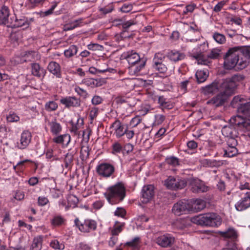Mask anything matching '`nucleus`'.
Listing matches in <instances>:
<instances>
[{
    "label": "nucleus",
    "instance_id": "nucleus-1",
    "mask_svg": "<svg viewBox=\"0 0 250 250\" xmlns=\"http://www.w3.org/2000/svg\"><path fill=\"white\" fill-rule=\"evenodd\" d=\"M241 53V51L239 50V47L229 48L224 56L225 68L231 69L236 64H238L240 68H245L247 65L246 58L243 57Z\"/></svg>",
    "mask_w": 250,
    "mask_h": 250
},
{
    "label": "nucleus",
    "instance_id": "nucleus-2",
    "mask_svg": "<svg viewBox=\"0 0 250 250\" xmlns=\"http://www.w3.org/2000/svg\"><path fill=\"white\" fill-rule=\"evenodd\" d=\"M108 202L114 205L124 200L126 195V189L124 184L118 182L113 186L109 187L104 193Z\"/></svg>",
    "mask_w": 250,
    "mask_h": 250
},
{
    "label": "nucleus",
    "instance_id": "nucleus-3",
    "mask_svg": "<svg viewBox=\"0 0 250 250\" xmlns=\"http://www.w3.org/2000/svg\"><path fill=\"white\" fill-rule=\"evenodd\" d=\"M191 221L201 226L217 227L222 223L221 217L214 213L200 214L191 218Z\"/></svg>",
    "mask_w": 250,
    "mask_h": 250
},
{
    "label": "nucleus",
    "instance_id": "nucleus-4",
    "mask_svg": "<svg viewBox=\"0 0 250 250\" xmlns=\"http://www.w3.org/2000/svg\"><path fill=\"white\" fill-rule=\"evenodd\" d=\"M231 106L237 109V113L246 117H250V100L242 95H237L233 98Z\"/></svg>",
    "mask_w": 250,
    "mask_h": 250
},
{
    "label": "nucleus",
    "instance_id": "nucleus-5",
    "mask_svg": "<svg viewBox=\"0 0 250 250\" xmlns=\"http://www.w3.org/2000/svg\"><path fill=\"white\" fill-rule=\"evenodd\" d=\"M122 57L126 59L129 64H131V68L133 66L138 64L136 67L135 72H139L145 65L146 60L145 59H141L138 53L133 50L129 51L126 53H125L122 55Z\"/></svg>",
    "mask_w": 250,
    "mask_h": 250
},
{
    "label": "nucleus",
    "instance_id": "nucleus-6",
    "mask_svg": "<svg viewBox=\"0 0 250 250\" xmlns=\"http://www.w3.org/2000/svg\"><path fill=\"white\" fill-rule=\"evenodd\" d=\"M228 92V90L220 86V92L216 96L213 97L210 100H208L207 102V104L214 107H217L223 105L227 102L228 97L232 95L231 93H229Z\"/></svg>",
    "mask_w": 250,
    "mask_h": 250
},
{
    "label": "nucleus",
    "instance_id": "nucleus-7",
    "mask_svg": "<svg viewBox=\"0 0 250 250\" xmlns=\"http://www.w3.org/2000/svg\"><path fill=\"white\" fill-rule=\"evenodd\" d=\"M244 77L240 74H236L230 78L224 80L221 83V87L226 89L229 93L232 94L237 86V83L242 81Z\"/></svg>",
    "mask_w": 250,
    "mask_h": 250
},
{
    "label": "nucleus",
    "instance_id": "nucleus-8",
    "mask_svg": "<svg viewBox=\"0 0 250 250\" xmlns=\"http://www.w3.org/2000/svg\"><path fill=\"white\" fill-rule=\"evenodd\" d=\"M220 50L214 48L207 55L199 53L193 56V57L197 61L198 64L208 65L211 62L210 60L216 59L220 57Z\"/></svg>",
    "mask_w": 250,
    "mask_h": 250
},
{
    "label": "nucleus",
    "instance_id": "nucleus-9",
    "mask_svg": "<svg viewBox=\"0 0 250 250\" xmlns=\"http://www.w3.org/2000/svg\"><path fill=\"white\" fill-rule=\"evenodd\" d=\"M164 185L169 189L176 190L184 188L187 185V181L178 177L170 176L165 180Z\"/></svg>",
    "mask_w": 250,
    "mask_h": 250
},
{
    "label": "nucleus",
    "instance_id": "nucleus-10",
    "mask_svg": "<svg viewBox=\"0 0 250 250\" xmlns=\"http://www.w3.org/2000/svg\"><path fill=\"white\" fill-rule=\"evenodd\" d=\"M232 124L236 125L243 131H250V119L244 118L238 115L232 117L230 120Z\"/></svg>",
    "mask_w": 250,
    "mask_h": 250
},
{
    "label": "nucleus",
    "instance_id": "nucleus-11",
    "mask_svg": "<svg viewBox=\"0 0 250 250\" xmlns=\"http://www.w3.org/2000/svg\"><path fill=\"white\" fill-rule=\"evenodd\" d=\"M172 210L175 215L179 216L192 210V207L188 201L181 200L174 205Z\"/></svg>",
    "mask_w": 250,
    "mask_h": 250
},
{
    "label": "nucleus",
    "instance_id": "nucleus-12",
    "mask_svg": "<svg viewBox=\"0 0 250 250\" xmlns=\"http://www.w3.org/2000/svg\"><path fill=\"white\" fill-rule=\"evenodd\" d=\"M75 223L79 230L83 232H90L91 230H95L97 228L96 222L92 220H86L83 222H80L78 218H76Z\"/></svg>",
    "mask_w": 250,
    "mask_h": 250
},
{
    "label": "nucleus",
    "instance_id": "nucleus-13",
    "mask_svg": "<svg viewBox=\"0 0 250 250\" xmlns=\"http://www.w3.org/2000/svg\"><path fill=\"white\" fill-rule=\"evenodd\" d=\"M98 174L104 177L111 176L115 171L114 166L108 163H102L98 165L96 168Z\"/></svg>",
    "mask_w": 250,
    "mask_h": 250
},
{
    "label": "nucleus",
    "instance_id": "nucleus-14",
    "mask_svg": "<svg viewBox=\"0 0 250 250\" xmlns=\"http://www.w3.org/2000/svg\"><path fill=\"white\" fill-rule=\"evenodd\" d=\"M142 202L147 203L151 200L155 194L154 187L152 185H145L142 189Z\"/></svg>",
    "mask_w": 250,
    "mask_h": 250
},
{
    "label": "nucleus",
    "instance_id": "nucleus-15",
    "mask_svg": "<svg viewBox=\"0 0 250 250\" xmlns=\"http://www.w3.org/2000/svg\"><path fill=\"white\" fill-rule=\"evenodd\" d=\"M10 15L8 7L3 5L0 10V23L6 25L8 27L9 24L13 23L12 17L9 18Z\"/></svg>",
    "mask_w": 250,
    "mask_h": 250
},
{
    "label": "nucleus",
    "instance_id": "nucleus-16",
    "mask_svg": "<svg viewBox=\"0 0 250 250\" xmlns=\"http://www.w3.org/2000/svg\"><path fill=\"white\" fill-rule=\"evenodd\" d=\"M115 101L118 104H127L130 107L134 106L136 104L135 98L126 94L118 96L115 99Z\"/></svg>",
    "mask_w": 250,
    "mask_h": 250
},
{
    "label": "nucleus",
    "instance_id": "nucleus-17",
    "mask_svg": "<svg viewBox=\"0 0 250 250\" xmlns=\"http://www.w3.org/2000/svg\"><path fill=\"white\" fill-rule=\"evenodd\" d=\"M191 186V190L194 193H202L207 191L208 187L206 186L201 181L196 179H192L190 183Z\"/></svg>",
    "mask_w": 250,
    "mask_h": 250
},
{
    "label": "nucleus",
    "instance_id": "nucleus-18",
    "mask_svg": "<svg viewBox=\"0 0 250 250\" xmlns=\"http://www.w3.org/2000/svg\"><path fill=\"white\" fill-rule=\"evenodd\" d=\"M235 207L238 211H242L250 207V190L245 193V196L235 204Z\"/></svg>",
    "mask_w": 250,
    "mask_h": 250
},
{
    "label": "nucleus",
    "instance_id": "nucleus-19",
    "mask_svg": "<svg viewBox=\"0 0 250 250\" xmlns=\"http://www.w3.org/2000/svg\"><path fill=\"white\" fill-rule=\"evenodd\" d=\"M174 242V237L170 235H164L159 237L156 240V243L164 248L170 247Z\"/></svg>",
    "mask_w": 250,
    "mask_h": 250
},
{
    "label": "nucleus",
    "instance_id": "nucleus-20",
    "mask_svg": "<svg viewBox=\"0 0 250 250\" xmlns=\"http://www.w3.org/2000/svg\"><path fill=\"white\" fill-rule=\"evenodd\" d=\"M31 135L28 131H24L21 135L20 142L17 143V146L20 149H24L30 143Z\"/></svg>",
    "mask_w": 250,
    "mask_h": 250
},
{
    "label": "nucleus",
    "instance_id": "nucleus-21",
    "mask_svg": "<svg viewBox=\"0 0 250 250\" xmlns=\"http://www.w3.org/2000/svg\"><path fill=\"white\" fill-rule=\"evenodd\" d=\"M111 127L115 128V133L117 138H120L125 135L126 131V127L123 125L119 120H116L111 125Z\"/></svg>",
    "mask_w": 250,
    "mask_h": 250
},
{
    "label": "nucleus",
    "instance_id": "nucleus-22",
    "mask_svg": "<svg viewBox=\"0 0 250 250\" xmlns=\"http://www.w3.org/2000/svg\"><path fill=\"white\" fill-rule=\"evenodd\" d=\"M222 133L227 138L238 137V133L233 125H226L222 129Z\"/></svg>",
    "mask_w": 250,
    "mask_h": 250
},
{
    "label": "nucleus",
    "instance_id": "nucleus-23",
    "mask_svg": "<svg viewBox=\"0 0 250 250\" xmlns=\"http://www.w3.org/2000/svg\"><path fill=\"white\" fill-rule=\"evenodd\" d=\"M12 18L13 23L9 24L8 27L14 28L23 27L24 28H27L29 26V22L26 18L17 19L15 16H13Z\"/></svg>",
    "mask_w": 250,
    "mask_h": 250
},
{
    "label": "nucleus",
    "instance_id": "nucleus-24",
    "mask_svg": "<svg viewBox=\"0 0 250 250\" xmlns=\"http://www.w3.org/2000/svg\"><path fill=\"white\" fill-rule=\"evenodd\" d=\"M220 84L217 82L214 81L211 83L202 88L203 92L205 95L213 94L217 92L220 87Z\"/></svg>",
    "mask_w": 250,
    "mask_h": 250
},
{
    "label": "nucleus",
    "instance_id": "nucleus-25",
    "mask_svg": "<svg viewBox=\"0 0 250 250\" xmlns=\"http://www.w3.org/2000/svg\"><path fill=\"white\" fill-rule=\"evenodd\" d=\"M60 102L67 107H77L80 105V101L74 97L62 98L60 100Z\"/></svg>",
    "mask_w": 250,
    "mask_h": 250
},
{
    "label": "nucleus",
    "instance_id": "nucleus-26",
    "mask_svg": "<svg viewBox=\"0 0 250 250\" xmlns=\"http://www.w3.org/2000/svg\"><path fill=\"white\" fill-rule=\"evenodd\" d=\"M47 68L50 73L56 76L57 77L60 78L61 77L60 66L56 62H50L48 65Z\"/></svg>",
    "mask_w": 250,
    "mask_h": 250
},
{
    "label": "nucleus",
    "instance_id": "nucleus-27",
    "mask_svg": "<svg viewBox=\"0 0 250 250\" xmlns=\"http://www.w3.org/2000/svg\"><path fill=\"white\" fill-rule=\"evenodd\" d=\"M167 56L171 61L176 62L184 60L186 56L183 53L172 50L168 53Z\"/></svg>",
    "mask_w": 250,
    "mask_h": 250
},
{
    "label": "nucleus",
    "instance_id": "nucleus-28",
    "mask_svg": "<svg viewBox=\"0 0 250 250\" xmlns=\"http://www.w3.org/2000/svg\"><path fill=\"white\" fill-rule=\"evenodd\" d=\"M45 72V70L41 68L39 64L35 63L32 64V73L33 75L41 77L44 76Z\"/></svg>",
    "mask_w": 250,
    "mask_h": 250
},
{
    "label": "nucleus",
    "instance_id": "nucleus-29",
    "mask_svg": "<svg viewBox=\"0 0 250 250\" xmlns=\"http://www.w3.org/2000/svg\"><path fill=\"white\" fill-rule=\"evenodd\" d=\"M158 55L159 54L155 55L154 59L153 67L160 73H164L167 71V67L165 64L162 63L161 62H159L157 60Z\"/></svg>",
    "mask_w": 250,
    "mask_h": 250
},
{
    "label": "nucleus",
    "instance_id": "nucleus-30",
    "mask_svg": "<svg viewBox=\"0 0 250 250\" xmlns=\"http://www.w3.org/2000/svg\"><path fill=\"white\" fill-rule=\"evenodd\" d=\"M191 206L192 209H194L196 211H199L206 207V202L203 200L197 199Z\"/></svg>",
    "mask_w": 250,
    "mask_h": 250
},
{
    "label": "nucleus",
    "instance_id": "nucleus-31",
    "mask_svg": "<svg viewBox=\"0 0 250 250\" xmlns=\"http://www.w3.org/2000/svg\"><path fill=\"white\" fill-rule=\"evenodd\" d=\"M83 83L86 85L90 86L93 87L100 86L102 85L100 80L91 78L84 79Z\"/></svg>",
    "mask_w": 250,
    "mask_h": 250
},
{
    "label": "nucleus",
    "instance_id": "nucleus-32",
    "mask_svg": "<svg viewBox=\"0 0 250 250\" xmlns=\"http://www.w3.org/2000/svg\"><path fill=\"white\" fill-rule=\"evenodd\" d=\"M42 237L39 236L34 239L30 250H41L42 249Z\"/></svg>",
    "mask_w": 250,
    "mask_h": 250
},
{
    "label": "nucleus",
    "instance_id": "nucleus-33",
    "mask_svg": "<svg viewBox=\"0 0 250 250\" xmlns=\"http://www.w3.org/2000/svg\"><path fill=\"white\" fill-rule=\"evenodd\" d=\"M90 148L88 146H83L81 147L80 151V158L82 161H86L89 155Z\"/></svg>",
    "mask_w": 250,
    "mask_h": 250
},
{
    "label": "nucleus",
    "instance_id": "nucleus-34",
    "mask_svg": "<svg viewBox=\"0 0 250 250\" xmlns=\"http://www.w3.org/2000/svg\"><path fill=\"white\" fill-rule=\"evenodd\" d=\"M195 76L197 82L201 83L206 80L208 77V74L203 70H198L196 72Z\"/></svg>",
    "mask_w": 250,
    "mask_h": 250
},
{
    "label": "nucleus",
    "instance_id": "nucleus-35",
    "mask_svg": "<svg viewBox=\"0 0 250 250\" xmlns=\"http://www.w3.org/2000/svg\"><path fill=\"white\" fill-rule=\"evenodd\" d=\"M53 141L57 144H63L65 141H67V144L70 141V136L68 134L59 136L53 139Z\"/></svg>",
    "mask_w": 250,
    "mask_h": 250
},
{
    "label": "nucleus",
    "instance_id": "nucleus-36",
    "mask_svg": "<svg viewBox=\"0 0 250 250\" xmlns=\"http://www.w3.org/2000/svg\"><path fill=\"white\" fill-rule=\"evenodd\" d=\"M224 157H232L238 153V150L236 147H229L224 150Z\"/></svg>",
    "mask_w": 250,
    "mask_h": 250
},
{
    "label": "nucleus",
    "instance_id": "nucleus-37",
    "mask_svg": "<svg viewBox=\"0 0 250 250\" xmlns=\"http://www.w3.org/2000/svg\"><path fill=\"white\" fill-rule=\"evenodd\" d=\"M125 226V223H120L118 222H116L113 227V229L111 231V234L112 235H118L123 229V227Z\"/></svg>",
    "mask_w": 250,
    "mask_h": 250
},
{
    "label": "nucleus",
    "instance_id": "nucleus-38",
    "mask_svg": "<svg viewBox=\"0 0 250 250\" xmlns=\"http://www.w3.org/2000/svg\"><path fill=\"white\" fill-rule=\"evenodd\" d=\"M83 124V118H79L77 120V124L75 125L72 122L71 123L72 127L71 131L73 132L75 135H78V130L80 128V125H82Z\"/></svg>",
    "mask_w": 250,
    "mask_h": 250
},
{
    "label": "nucleus",
    "instance_id": "nucleus-39",
    "mask_svg": "<svg viewBox=\"0 0 250 250\" xmlns=\"http://www.w3.org/2000/svg\"><path fill=\"white\" fill-rule=\"evenodd\" d=\"M78 47L75 45H71L69 48L64 52V55L67 58H70L76 54Z\"/></svg>",
    "mask_w": 250,
    "mask_h": 250
},
{
    "label": "nucleus",
    "instance_id": "nucleus-40",
    "mask_svg": "<svg viewBox=\"0 0 250 250\" xmlns=\"http://www.w3.org/2000/svg\"><path fill=\"white\" fill-rule=\"evenodd\" d=\"M239 50L241 51V56L246 58V62L247 60L250 57V46L249 47H239Z\"/></svg>",
    "mask_w": 250,
    "mask_h": 250
},
{
    "label": "nucleus",
    "instance_id": "nucleus-41",
    "mask_svg": "<svg viewBox=\"0 0 250 250\" xmlns=\"http://www.w3.org/2000/svg\"><path fill=\"white\" fill-rule=\"evenodd\" d=\"M213 38L216 42L220 44H223L226 42L225 36L223 34L217 32L214 33Z\"/></svg>",
    "mask_w": 250,
    "mask_h": 250
},
{
    "label": "nucleus",
    "instance_id": "nucleus-42",
    "mask_svg": "<svg viewBox=\"0 0 250 250\" xmlns=\"http://www.w3.org/2000/svg\"><path fill=\"white\" fill-rule=\"evenodd\" d=\"M64 221V219L61 216H55L51 221V224L54 226L62 225Z\"/></svg>",
    "mask_w": 250,
    "mask_h": 250
},
{
    "label": "nucleus",
    "instance_id": "nucleus-43",
    "mask_svg": "<svg viewBox=\"0 0 250 250\" xmlns=\"http://www.w3.org/2000/svg\"><path fill=\"white\" fill-rule=\"evenodd\" d=\"M222 236L225 238L235 239L236 238V233L234 229H230L227 231L223 232L222 233Z\"/></svg>",
    "mask_w": 250,
    "mask_h": 250
},
{
    "label": "nucleus",
    "instance_id": "nucleus-44",
    "mask_svg": "<svg viewBox=\"0 0 250 250\" xmlns=\"http://www.w3.org/2000/svg\"><path fill=\"white\" fill-rule=\"evenodd\" d=\"M67 201L68 203V205L70 206L73 205V208H75L77 206V204L79 202V200L77 197L74 195H70L68 196L67 198Z\"/></svg>",
    "mask_w": 250,
    "mask_h": 250
},
{
    "label": "nucleus",
    "instance_id": "nucleus-45",
    "mask_svg": "<svg viewBox=\"0 0 250 250\" xmlns=\"http://www.w3.org/2000/svg\"><path fill=\"white\" fill-rule=\"evenodd\" d=\"M58 107L57 104L53 101H50L45 104V108L48 111L55 110Z\"/></svg>",
    "mask_w": 250,
    "mask_h": 250
},
{
    "label": "nucleus",
    "instance_id": "nucleus-46",
    "mask_svg": "<svg viewBox=\"0 0 250 250\" xmlns=\"http://www.w3.org/2000/svg\"><path fill=\"white\" fill-rule=\"evenodd\" d=\"M114 71H115V70L112 68H109V69H103V70L97 69V68H96L95 67H90L89 68V73L93 74H96L97 72L104 73L106 71H109V72H112Z\"/></svg>",
    "mask_w": 250,
    "mask_h": 250
},
{
    "label": "nucleus",
    "instance_id": "nucleus-47",
    "mask_svg": "<svg viewBox=\"0 0 250 250\" xmlns=\"http://www.w3.org/2000/svg\"><path fill=\"white\" fill-rule=\"evenodd\" d=\"M136 23L134 21L130 20L122 24V27L124 30L121 33V36L124 37V34L126 31V29L132 25L135 24Z\"/></svg>",
    "mask_w": 250,
    "mask_h": 250
},
{
    "label": "nucleus",
    "instance_id": "nucleus-48",
    "mask_svg": "<svg viewBox=\"0 0 250 250\" xmlns=\"http://www.w3.org/2000/svg\"><path fill=\"white\" fill-rule=\"evenodd\" d=\"M73 161V154L67 153L64 158L65 167H68Z\"/></svg>",
    "mask_w": 250,
    "mask_h": 250
},
{
    "label": "nucleus",
    "instance_id": "nucleus-49",
    "mask_svg": "<svg viewBox=\"0 0 250 250\" xmlns=\"http://www.w3.org/2000/svg\"><path fill=\"white\" fill-rule=\"evenodd\" d=\"M140 243V239L139 237L134 238L132 241L126 242L125 244V246H129L134 248H137Z\"/></svg>",
    "mask_w": 250,
    "mask_h": 250
},
{
    "label": "nucleus",
    "instance_id": "nucleus-50",
    "mask_svg": "<svg viewBox=\"0 0 250 250\" xmlns=\"http://www.w3.org/2000/svg\"><path fill=\"white\" fill-rule=\"evenodd\" d=\"M112 153L116 154L120 153L123 149L122 145L118 142H115L112 145Z\"/></svg>",
    "mask_w": 250,
    "mask_h": 250
},
{
    "label": "nucleus",
    "instance_id": "nucleus-51",
    "mask_svg": "<svg viewBox=\"0 0 250 250\" xmlns=\"http://www.w3.org/2000/svg\"><path fill=\"white\" fill-rule=\"evenodd\" d=\"M166 162L167 164L173 167L179 165V160L175 157H171L166 159Z\"/></svg>",
    "mask_w": 250,
    "mask_h": 250
},
{
    "label": "nucleus",
    "instance_id": "nucleus-52",
    "mask_svg": "<svg viewBox=\"0 0 250 250\" xmlns=\"http://www.w3.org/2000/svg\"><path fill=\"white\" fill-rule=\"evenodd\" d=\"M50 246L54 249L63 250L64 248L63 245H60L57 240H53L51 241Z\"/></svg>",
    "mask_w": 250,
    "mask_h": 250
},
{
    "label": "nucleus",
    "instance_id": "nucleus-53",
    "mask_svg": "<svg viewBox=\"0 0 250 250\" xmlns=\"http://www.w3.org/2000/svg\"><path fill=\"white\" fill-rule=\"evenodd\" d=\"M51 129L54 134H57L61 130V126L59 123L53 122L52 123Z\"/></svg>",
    "mask_w": 250,
    "mask_h": 250
},
{
    "label": "nucleus",
    "instance_id": "nucleus-54",
    "mask_svg": "<svg viewBox=\"0 0 250 250\" xmlns=\"http://www.w3.org/2000/svg\"><path fill=\"white\" fill-rule=\"evenodd\" d=\"M237 137L229 138L227 140V144L229 147H236L237 145Z\"/></svg>",
    "mask_w": 250,
    "mask_h": 250
},
{
    "label": "nucleus",
    "instance_id": "nucleus-55",
    "mask_svg": "<svg viewBox=\"0 0 250 250\" xmlns=\"http://www.w3.org/2000/svg\"><path fill=\"white\" fill-rule=\"evenodd\" d=\"M132 8V4L125 3L120 8V10L123 12L127 13L130 11Z\"/></svg>",
    "mask_w": 250,
    "mask_h": 250
},
{
    "label": "nucleus",
    "instance_id": "nucleus-56",
    "mask_svg": "<svg viewBox=\"0 0 250 250\" xmlns=\"http://www.w3.org/2000/svg\"><path fill=\"white\" fill-rule=\"evenodd\" d=\"M7 120L9 122H17L19 120V117L15 113L10 114L7 116Z\"/></svg>",
    "mask_w": 250,
    "mask_h": 250
},
{
    "label": "nucleus",
    "instance_id": "nucleus-57",
    "mask_svg": "<svg viewBox=\"0 0 250 250\" xmlns=\"http://www.w3.org/2000/svg\"><path fill=\"white\" fill-rule=\"evenodd\" d=\"M142 120L140 116H136L132 119L130 121V125L133 126L135 127L137 126L138 124H139Z\"/></svg>",
    "mask_w": 250,
    "mask_h": 250
},
{
    "label": "nucleus",
    "instance_id": "nucleus-58",
    "mask_svg": "<svg viewBox=\"0 0 250 250\" xmlns=\"http://www.w3.org/2000/svg\"><path fill=\"white\" fill-rule=\"evenodd\" d=\"M87 48L89 50H100L103 46L97 43H93L88 45Z\"/></svg>",
    "mask_w": 250,
    "mask_h": 250
},
{
    "label": "nucleus",
    "instance_id": "nucleus-59",
    "mask_svg": "<svg viewBox=\"0 0 250 250\" xmlns=\"http://www.w3.org/2000/svg\"><path fill=\"white\" fill-rule=\"evenodd\" d=\"M49 202V200L46 197H39L38 198V205L40 206H43Z\"/></svg>",
    "mask_w": 250,
    "mask_h": 250
},
{
    "label": "nucleus",
    "instance_id": "nucleus-60",
    "mask_svg": "<svg viewBox=\"0 0 250 250\" xmlns=\"http://www.w3.org/2000/svg\"><path fill=\"white\" fill-rule=\"evenodd\" d=\"M126 213L125 210L123 208H117V210L115 211V215L118 216L123 217Z\"/></svg>",
    "mask_w": 250,
    "mask_h": 250
},
{
    "label": "nucleus",
    "instance_id": "nucleus-61",
    "mask_svg": "<svg viewBox=\"0 0 250 250\" xmlns=\"http://www.w3.org/2000/svg\"><path fill=\"white\" fill-rule=\"evenodd\" d=\"M225 2L224 1H221L218 3L214 7L213 11L215 12H218L220 11L225 5Z\"/></svg>",
    "mask_w": 250,
    "mask_h": 250
},
{
    "label": "nucleus",
    "instance_id": "nucleus-62",
    "mask_svg": "<svg viewBox=\"0 0 250 250\" xmlns=\"http://www.w3.org/2000/svg\"><path fill=\"white\" fill-rule=\"evenodd\" d=\"M98 108L97 107L92 108L90 112V117L91 120H93L98 115Z\"/></svg>",
    "mask_w": 250,
    "mask_h": 250
},
{
    "label": "nucleus",
    "instance_id": "nucleus-63",
    "mask_svg": "<svg viewBox=\"0 0 250 250\" xmlns=\"http://www.w3.org/2000/svg\"><path fill=\"white\" fill-rule=\"evenodd\" d=\"M239 188L241 190H244V189L250 190V185L248 182H245V183L241 182Z\"/></svg>",
    "mask_w": 250,
    "mask_h": 250
},
{
    "label": "nucleus",
    "instance_id": "nucleus-64",
    "mask_svg": "<svg viewBox=\"0 0 250 250\" xmlns=\"http://www.w3.org/2000/svg\"><path fill=\"white\" fill-rule=\"evenodd\" d=\"M102 99L98 96H95L92 99V103L93 104L97 105L101 103Z\"/></svg>",
    "mask_w": 250,
    "mask_h": 250
}]
</instances>
